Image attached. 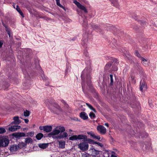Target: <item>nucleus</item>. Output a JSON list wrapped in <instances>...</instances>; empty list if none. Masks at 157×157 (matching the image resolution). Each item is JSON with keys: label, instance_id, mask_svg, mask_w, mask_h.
<instances>
[{"label": "nucleus", "instance_id": "obj_1", "mask_svg": "<svg viewBox=\"0 0 157 157\" xmlns=\"http://www.w3.org/2000/svg\"><path fill=\"white\" fill-rule=\"evenodd\" d=\"M86 76V78L87 80V85L90 87L91 85V78L90 74L89 73V72L87 70V69H85L82 71V75H81V77L82 80V90H83L84 87V81H85V77Z\"/></svg>", "mask_w": 157, "mask_h": 157}, {"label": "nucleus", "instance_id": "obj_2", "mask_svg": "<svg viewBox=\"0 0 157 157\" xmlns=\"http://www.w3.org/2000/svg\"><path fill=\"white\" fill-rule=\"evenodd\" d=\"M49 109L52 112L57 115L61 114L62 112L60 107L57 104H53Z\"/></svg>", "mask_w": 157, "mask_h": 157}, {"label": "nucleus", "instance_id": "obj_3", "mask_svg": "<svg viewBox=\"0 0 157 157\" xmlns=\"http://www.w3.org/2000/svg\"><path fill=\"white\" fill-rule=\"evenodd\" d=\"M64 127L59 126L56 127L52 132L48 134V136H53L58 135L60 132H62L65 131Z\"/></svg>", "mask_w": 157, "mask_h": 157}, {"label": "nucleus", "instance_id": "obj_4", "mask_svg": "<svg viewBox=\"0 0 157 157\" xmlns=\"http://www.w3.org/2000/svg\"><path fill=\"white\" fill-rule=\"evenodd\" d=\"M34 135V133L33 132H31L27 133L26 135L24 132H17L15 133H13L12 136L15 137L17 138H19L21 137H25V136H30L32 137Z\"/></svg>", "mask_w": 157, "mask_h": 157}, {"label": "nucleus", "instance_id": "obj_5", "mask_svg": "<svg viewBox=\"0 0 157 157\" xmlns=\"http://www.w3.org/2000/svg\"><path fill=\"white\" fill-rule=\"evenodd\" d=\"M78 147L83 151L87 150L89 148L88 143L86 141L80 143L78 145Z\"/></svg>", "mask_w": 157, "mask_h": 157}, {"label": "nucleus", "instance_id": "obj_6", "mask_svg": "<svg viewBox=\"0 0 157 157\" xmlns=\"http://www.w3.org/2000/svg\"><path fill=\"white\" fill-rule=\"evenodd\" d=\"M73 2L77 6L78 8L82 10H83L85 12L87 13V9L83 6L78 1L75 0Z\"/></svg>", "mask_w": 157, "mask_h": 157}, {"label": "nucleus", "instance_id": "obj_7", "mask_svg": "<svg viewBox=\"0 0 157 157\" xmlns=\"http://www.w3.org/2000/svg\"><path fill=\"white\" fill-rule=\"evenodd\" d=\"M97 129L101 134H105L106 132L105 128L102 125L98 126L97 127Z\"/></svg>", "mask_w": 157, "mask_h": 157}, {"label": "nucleus", "instance_id": "obj_8", "mask_svg": "<svg viewBox=\"0 0 157 157\" xmlns=\"http://www.w3.org/2000/svg\"><path fill=\"white\" fill-rule=\"evenodd\" d=\"M13 120H14V121H13L11 124H14L15 125H17L19 124L21 122V121L19 119V117L17 116L13 117Z\"/></svg>", "mask_w": 157, "mask_h": 157}, {"label": "nucleus", "instance_id": "obj_9", "mask_svg": "<svg viewBox=\"0 0 157 157\" xmlns=\"http://www.w3.org/2000/svg\"><path fill=\"white\" fill-rule=\"evenodd\" d=\"M87 134L89 135H90V136L93 138V139H95L98 140H99L101 137H100L98 135H96L94 133L92 132H87Z\"/></svg>", "mask_w": 157, "mask_h": 157}, {"label": "nucleus", "instance_id": "obj_10", "mask_svg": "<svg viewBox=\"0 0 157 157\" xmlns=\"http://www.w3.org/2000/svg\"><path fill=\"white\" fill-rule=\"evenodd\" d=\"M147 85L144 81H143L142 82L141 81L140 85V91H142L143 90H146L147 89Z\"/></svg>", "mask_w": 157, "mask_h": 157}, {"label": "nucleus", "instance_id": "obj_11", "mask_svg": "<svg viewBox=\"0 0 157 157\" xmlns=\"http://www.w3.org/2000/svg\"><path fill=\"white\" fill-rule=\"evenodd\" d=\"M80 117L83 120H87L88 118L87 115L85 112H82L80 113Z\"/></svg>", "mask_w": 157, "mask_h": 157}, {"label": "nucleus", "instance_id": "obj_12", "mask_svg": "<svg viewBox=\"0 0 157 157\" xmlns=\"http://www.w3.org/2000/svg\"><path fill=\"white\" fill-rule=\"evenodd\" d=\"M20 127L18 125H14L9 127L8 130L11 132H14L20 128Z\"/></svg>", "mask_w": 157, "mask_h": 157}, {"label": "nucleus", "instance_id": "obj_13", "mask_svg": "<svg viewBox=\"0 0 157 157\" xmlns=\"http://www.w3.org/2000/svg\"><path fill=\"white\" fill-rule=\"evenodd\" d=\"M112 64V62H109L106 64L105 67V70L106 71H111V67Z\"/></svg>", "mask_w": 157, "mask_h": 157}, {"label": "nucleus", "instance_id": "obj_14", "mask_svg": "<svg viewBox=\"0 0 157 157\" xmlns=\"http://www.w3.org/2000/svg\"><path fill=\"white\" fill-rule=\"evenodd\" d=\"M77 137L78 138V140H83L85 141L87 139V136L85 135L80 134L77 136Z\"/></svg>", "mask_w": 157, "mask_h": 157}, {"label": "nucleus", "instance_id": "obj_15", "mask_svg": "<svg viewBox=\"0 0 157 157\" xmlns=\"http://www.w3.org/2000/svg\"><path fill=\"white\" fill-rule=\"evenodd\" d=\"M44 131L47 132H51L52 129V126L50 125L44 126Z\"/></svg>", "mask_w": 157, "mask_h": 157}, {"label": "nucleus", "instance_id": "obj_16", "mask_svg": "<svg viewBox=\"0 0 157 157\" xmlns=\"http://www.w3.org/2000/svg\"><path fill=\"white\" fill-rule=\"evenodd\" d=\"M68 136L67 133L66 132H64L63 134H60L59 135L56 136L55 138L57 139H62L65 137H66Z\"/></svg>", "mask_w": 157, "mask_h": 157}, {"label": "nucleus", "instance_id": "obj_17", "mask_svg": "<svg viewBox=\"0 0 157 157\" xmlns=\"http://www.w3.org/2000/svg\"><path fill=\"white\" fill-rule=\"evenodd\" d=\"M18 146L17 145H13L11 146L10 148V150L12 152L17 151Z\"/></svg>", "mask_w": 157, "mask_h": 157}, {"label": "nucleus", "instance_id": "obj_18", "mask_svg": "<svg viewBox=\"0 0 157 157\" xmlns=\"http://www.w3.org/2000/svg\"><path fill=\"white\" fill-rule=\"evenodd\" d=\"M48 145V144H38V146L40 148L42 149H45L46 148Z\"/></svg>", "mask_w": 157, "mask_h": 157}, {"label": "nucleus", "instance_id": "obj_19", "mask_svg": "<svg viewBox=\"0 0 157 157\" xmlns=\"http://www.w3.org/2000/svg\"><path fill=\"white\" fill-rule=\"evenodd\" d=\"M92 155L94 156H96L97 155L99 154V151L96 150L94 148H92Z\"/></svg>", "mask_w": 157, "mask_h": 157}, {"label": "nucleus", "instance_id": "obj_20", "mask_svg": "<svg viewBox=\"0 0 157 157\" xmlns=\"http://www.w3.org/2000/svg\"><path fill=\"white\" fill-rule=\"evenodd\" d=\"M59 147L60 148H63L65 147V142L60 141H59Z\"/></svg>", "mask_w": 157, "mask_h": 157}, {"label": "nucleus", "instance_id": "obj_21", "mask_svg": "<svg viewBox=\"0 0 157 157\" xmlns=\"http://www.w3.org/2000/svg\"><path fill=\"white\" fill-rule=\"evenodd\" d=\"M91 27L94 29H96L98 30H101L100 27L98 25H95L94 24H92L91 25Z\"/></svg>", "mask_w": 157, "mask_h": 157}, {"label": "nucleus", "instance_id": "obj_22", "mask_svg": "<svg viewBox=\"0 0 157 157\" xmlns=\"http://www.w3.org/2000/svg\"><path fill=\"white\" fill-rule=\"evenodd\" d=\"M32 142V139L30 137L26 138L25 139V143L26 144H29V143L31 144Z\"/></svg>", "mask_w": 157, "mask_h": 157}, {"label": "nucleus", "instance_id": "obj_23", "mask_svg": "<svg viewBox=\"0 0 157 157\" xmlns=\"http://www.w3.org/2000/svg\"><path fill=\"white\" fill-rule=\"evenodd\" d=\"M43 136L44 135L42 133H40L37 134L36 137L37 140H40L43 137Z\"/></svg>", "mask_w": 157, "mask_h": 157}, {"label": "nucleus", "instance_id": "obj_24", "mask_svg": "<svg viewBox=\"0 0 157 157\" xmlns=\"http://www.w3.org/2000/svg\"><path fill=\"white\" fill-rule=\"evenodd\" d=\"M85 141L86 142L87 141V142L88 143L90 144H95V141H94V140L91 139L87 138V139H86Z\"/></svg>", "mask_w": 157, "mask_h": 157}, {"label": "nucleus", "instance_id": "obj_25", "mask_svg": "<svg viewBox=\"0 0 157 157\" xmlns=\"http://www.w3.org/2000/svg\"><path fill=\"white\" fill-rule=\"evenodd\" d=\"M117 64V63H114L112 65L111 71H116L117 70L118 67L116 65Z\"/></svg>", "mask_w": 157, "mask_h": 157}, {"label": "nucleus", "instance_id": "obj_26", "mask_svg": "<svg viewBox=\"0 0 157 157\" xmlns=\"http://www.w3.org/2000/svg\"><path fill=\"white\" fill-rule=\"evenodd\" d=\"M16 8L17 10L19 13L22 16V17H24V16L23 13L21 11V10L20 8L19 7L18 5L16 6Z\"/></svg>", "mask_w": 157, "mask_h": 157}, {"label": "nucleus", "instance_id": "obj_27", "mask_svg": "<svg viewBox=\"0 0 157 157\" xmlns=\"http://www.w3.org/2000/svg\"><path fill=\"white\" fill-rule=\"evenodd\" d=\"M77 137V135H73L69 138V140H77L78 138Z\"/></svg>", "mask_w": 157, "mask_h": 157}, {"label": "nucleus", "instance_id": "obj_28", "mask_svg": "<svg viewBox=\"0 0 157 157\" xmlns=\"http://www.w3.org/2000/svg\"><path fill=\"white\" fill-rule=\"evenodd\" d=\"M113 4V6H117L118 5V2L117 0H109Z\"/></svg>", "mask_w": 157, "mask_h": 157}, {"label": "nucleus", "instance_id": "obj_29", "mask_svg": "<svg viewBox=\"0 0 157 157\" xmlns=\"http://www.w3.org/2000/svg\"><path fill=\"white\" fill-rule=\"evenodd\" d=\"M86 104L90 109L93 110L95 113L96 112L95 109H94L91 105L87 103H86Z\"/></svg>", "mask_w": 157, "mask_h": 157}, {"label": "nucleus", "instance_id": "obj_30", "mask_svg": "<svg viewBox=\"0 0 157 157\" xmlns=\"http://www.w3.org/2000/svg\"><path fill=\"white\" fill-rule=\"evenodd\" d=\"M26 144L24 142H22L21 143H20L18 147L19 148H23V147H26Z\"/></svg>", "mask_w": 157, "mask_h": 157}, {"label": "nucleus", "instance_id": "obj_31", "mask_svg": "<svg viewBox=\"0 0 157 157\" xmlns=\"http://www.w3.org/2000/svg\"><path fill=\"white\" fill-rule=\"evenodd\" d=\"M30 111L26 110L24 112V115L25 117H27L29 116L30 114Z\"/></svg>", "mask_w": 157, "mask_h": 157}, {"label": "nucleus", "instance_id": "obj_32", "mask_svg": "<svg viewBox=\"0 0 157 157\" xmlns=\"http://www.w3.org/2000/svg\"><path fill=\"white\" fill-rule=\"evenodd\" d=\"M41 77L42 79L44 80H46L47 79V78L44 75V72L42 71H41Z\"/></svg>", "mask_w": 157, "mask_h": 157}, {"label": "nucleus", "instance_id": "obj_33", "mask_svg": "<svg viewBox=\"0 0 157 157\" xmlns=\"http://www.w3.org/2000/svg\"><path fill=\"white\" fill-rule=\"evenodd\" d=\"M140 58L141 59L142 61L143 62L142 63L144 66H146L147 65V64L145 63L144 62H147V60L146 59H145L144 58V57H141H141H140Z\"/></svg>", "mask_w": 157, "mask_h": 157}, {"label": "nucleus", "instance_id": "obj_34", "mask_svg": "<svg viewBox=\"0 0 157 157\" xmlns=\"http://www.w3.org/2000/svg\"><path fill=\"white\" fill-rule=\"evenodd\" d=\"M56 2L57 5L60 7L61 8L65 9V8L64 7H63L62 5L60 4L59 2V0H56Z\"/></svg>", "mask_w": 157, "mask_h": 157}, {"label": "nucleus", "instance_id": "obj_35", "mask_svg": "<svg viewBox=\"0 0 157 157\" xmlns=\"http://www.w3.org/2000/svg\"><path fill=\"white\" fill-rule=\"evenodd\" d=\"M110 84L111 85H112L113 84V75H110Z\"/></svg>", "mask_w": 157, "mask_h": 157}, {"label": "nucleus", "instance_id": "obj_36", "mask_svg": "<svg viewBox=\"0 0 157 157\" xmlns=\"http://www.w3.org/2000/svg\"><path fill=\"white\" fill-rule=\"evenodd\" d=\"M89 115L91 119L94 118L96 117L95 114L92 112L90 113Z\"/></svg>", "mask_w": 157, "mask_h": 157}, {"label": "nucleus", "instance_id": "obj_37", "mask_svg": "<svg viewBox=\"0 0 157 157\" xmlns=\"http://www.w3.org/2000/svg\"><path fill=\"white\" fill-rule=\"evenodd\" d=\"M115 42H116V40H113L112 43V44H111V46L114 48H115V47H116V45L117 44L115 43Z\"/></svg>", "mask_w": 157, "mask_h": 157}, {"label": "nucleus", "instance_id": "obj_38", "mask_svg": "<svg viewBox=\"0 0 157 157\" xmlns=\"http://www.w3.org/2000/svg\"><path fill=\"white\" fill-rule=\"evenodd\" d=\"M6 132V130L4 128H0V134H2Z\"/></svg>", "mask_w": 157, "mask_h": 157}, {"label": "nucleus", "instance_id": "obj_39", "mask_svg": "<svg viewBox=\"0 0 157 157\" xmlns=\"http://www.w3.org/2000/svg\"><path fill=\"white\" fill-rule=\"evenodd\" d=\"M6 30L8 34L9 37H10L11 36V33L10 29L9 28L8 29L6 28Z\"/></svg>", "mask_w": 157, "mask_h": 157}, {"label": "nucleus", "instance_id": "obj_40", "mask_svg": "<svg viewBox=\"0 0 157 157\" xmlns=\"http://www.w3.org/2000/svg\"><path fill=\"white\" fill-rule=\"evenodd\" d=\"M135 54L138 58H140V57H141V56L137 51H136Z\"/></svg>", "mask_w": 157, "mask_h": 157}, {"label": "nucleus", "instance_id": "obj_41", "mask_svg": "<svg viewBox=\"0 0 157 157\" xmlns=\"http://www.w3.org/2000/svg\"><path fill=\"white\" fill-rule=\"evenodd\" d=\"M136 66L137 67L136 68L137 69L139 70H142V69L141 67L140 66L139 64L138 63L136 64Z\"/></svg>", "mask_w": 157, "mask_h": 157}, {"label": "nucleus", "instance_id": "obj_42", "mask_svg": "<svg viewBox=\"0 0 157 157\" xmlns=\"http://www.w3.org/2000/svg\"><path fill=\"white\" fill-rule=\"evenodd\" d=\"M95 144H97L98 146H100L101 147H102L104 146L102 143L96 141H95Z\"/></svg>", "mask_w": 157, "mask_h": 157}, {"label": "nucleus", "instance_id": "obj_43", "mask_svg": "<svg viewBox=\"0 0 157 157\" xmlns=\"http://www.w3.org/2000/svg\"><path fill=\"white\" fill-rule=\"evenodd\" d=\"M3 44V41L2 40H0V48L2 47V45Z\"/></svg>", "mask_w": 157, "mask_h": 157}, {"label": "nucleus", "instance_id": "obj_44", "mask_svg": "<svg viewBox=\"0 0 157 157\" xmlns=\"http://www.w3.org/2000/svg\"><path fill=\"white\" fill-rule=\"evenodd\" d=\"M2 24L5 27V29H6V28L7 29H8V26H6L4 23L3 22H2Z\"/></svg>", "mask_w": 157, "mask_h": 157}, {"label": "nucleus", "instance_id": "obj_45", "mask_svg": "<svg viewBox=\"0 0 157 157\" xmlns=\"http://www.w3.org/2000/svg\"><path fill=\"white\" fill-rule=\"evenodd\" d=\"M25 122L26 124H27L29 122V120L27 119H24Z\"/></svg>", "mask_w": 157, "mask_h": 157}, {"label": "nucleus", "instance_id": "obj_46", "mask_svg": "<svg viewBox=\"0 0 157 157\" xmlns=\"http://www.w3.org/2000/svg\"><path fill=\"white\" fill-rule=\"evenodd\" d=\"M44 126H40L39 127V129L41 130H43L44 131Z\"/></svg>", "mask_w": 157, "mask_h": 157}, {"label": "nucleus", "instance_id": "obj_47", "mask_svg": "<svg viewBox=\"0 0 157 157\" xmlns=\"http://www.w3.org/2000/svg\"><path fill=\"white\" fill-rule=\"evenodd\" d=\"M126 57L128 59H131V56L129 55H128V56H126Z\"/></svg>", "mask_w": 157, "mask_h": 157}, {"label": "nucleus", "instance_id": "obj_48", "mask_svg": "<svg viewBox=\"0 0 157 157\" xmlns=\"http://www.w3.org/2000/svg\"><path fill=\"white\" fill-rule=\"evenodd\" d=\"M105 126H106L107 127H108L109 126V124H108V123H105Z\"/></svg>", "mask_w": 157, "mask_h": 157}, {"label": "nucleus", "instance_id": "obj_49", "mask_svg": "<svg viewBox=\"0 0 157 157\" xmlns=\"http://www.w3.org/2000/svg\"><path fill=\"white\" fill-rule=\"evenodd\" d=\"M80 109L82 111H84L85 110V109L84 108H82V109Z\"/></svg>", "mask_w": 157, "mask_h": 157}, {"label": "nucleus", "instance_id": "obj_50", "mask_svg": "<svg viewBox=\"0 0 157 157\" xmlns=\"http://www.w3.org/2000/svg\"><path fill=\"white\" fill-rule=\"evenodd\" d=\"M111 157H117V156H115V155H111Z\"/></svg>", "mask_w": 157, "mask_h": 157}, {"label": "nucleus", "instance_id": "obj_51", "mask_svg": "<svg viewBox=\"0 0 157 157\" xmlns=\"http://www.w3.org/2000/svg\"><path fill=\"white\" fill-rule=\"evenodd\" d=\"M82 107H83L82 105H80V107H79L80 109H82Z\"/></svg>", "mask_w": 157, "mask_h": 157}, {"label": "nucleus", "instance_id": "obj_52", "mask_svg": "<svg viewBox=\"0 0 157 157\" xmlns=\"http://www.w3.org/2000/svg\"><path fill=\"white\" fill-rule=\"evenodd\" d=\"M75 120L76 121H79L78 120V119L77 118H76V119H75Z\"/></svg>", "mask_w": 157, "mask_h": 157}, {"label": "nucleus", "instance_id": "obj_53", "mask_svg": "<svg viewBox=\"0 0 157 157\" xmlns=\"http://www.w3.org/2000/svg\"><path fill=\"white\" fill-rule=\"evenodd\" d=\"M13 6V7H14V8H15V6Z\"/></svg>", "mask_w": 157, "mask_h": 157}, {"label": "nucleus", "instance_id": "obj_54", "mask_svg": "<svg viewBox=\"0 0 157 157\" xmlns=\"http://www.w3.org/2000/svg\"><path fill=\"white\" fill-rule=\"evenodd\" d=\"M46 86H48V85L46 84Z\"/></svg>", "mask_w": 157, "mask_h": 157}, {"label": "nucleus", "instance_id": "obj_55", "mask_svg": "<svg viewBox=\"0 0 157 157\" xmlns=\"http://www.w3.org/2000/svg\"><path fill=\"white\" fill-rule=\"evenodd\" d=\"M9 87V86H7V88H7V87Z\"/></svg>", "mask_w": 157, "mask_h": 157}]
</instances>
